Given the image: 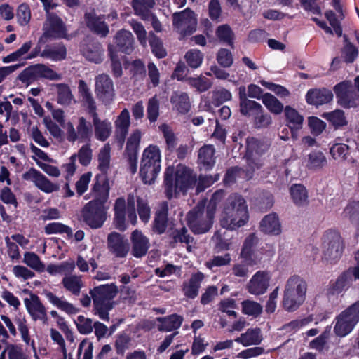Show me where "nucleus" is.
Here are the masks:
<instances>
[{
    "mask_svg": "<svg viewBox=\"0 0 359 359\" xmlns=\"http://www.w3.org/2000/svg\"><path fill=\"white\" fill-rule=\"evenodd\" d=\"M249 219L248 205L244 198L232 194L226 199L220 217L221 226L230 230H236L244 226Z\"/></svg>",
    "mask_w": 359,
    "mask_h": 359,
    "instance_id": "obj_1",
    "label": "nucleus"
},
{
    "mask_svg": "<svg viewBox=\"0 0 359 359\" xmlns=\"http://www.w3.org/2000/svg\"><path fill=\"white\" fill-rule=\"evenodd\" d=\"M223 197V191H217L212 194L207 210H205L204 205H198L187 213V225L194 233L202 234L210 230L213 223L217 204Z\"/></svg>",
    "mask_w": 359,
    "mask_h": 359,
    "instance_id": "obj_2",
    "label": "nucleus"
},
{
    "mask_svg": "<svg viewBox=\"0 0 359 359\" xmlns=\"http://www.w3.org/2000/svg\"><path fill=\"white\" fill-rule=\"evenodd\" d=\"M197 181L196 175L186 166L179 164L176 168L168 167L164 176L166 196H177L180 192L185 193Z\"/></svg>",
    "mask_w": 359,
    "mask_h": 359,
    "instance_id": "obj_3",
    "label": "nucleus"
},
{
    "mask_svg": "<svg viewBox=\"0 0 359 359\" xmlns=\"http://www.w3.org/2000/svg\"><path fill=\"white\" fill-rule=\"evenodd\" d=\"M307 290L306 281L299 276H292L286 281L282 301L287 311H296L305 301Z\"/></svg>",
    "mask_w": 359,
    "mask_h": 359,
    "instance_id": "obj_4",
    "label": "nucleus"
},
{
    "mask_svg": "<svg viewBox=\"0 0 359 359\" xmlns=\"http://www.w3.org/2000/svg\"><path fill=\"white\" fill-rule=\"evenodd\" d=\"M117 293L116 287L114 285H101L94 287L90 291L93 301L95 313L101 320L109 321V311L114 306L113 299Z\"/></svg>",
    "mask_w": 359,
    "mask_h": 359,
    "instance_id": "obj_5",
    "label": "nucleus"
},
{
    "mask_svg": "<svg viewBox=\"0 0 359 359\" xmlns=\"http://www.w3.org/2000/svg\"><path fill=\"white\" fill-rule=\"evenodd\" d=\"M161 155L158 147L149 145L142 154L140 164V175L145 184L154 182L161 171Z\"/></svg>",
    "mask_w": 359,
    "mask_h": 359,
    "instance_id": "obj_6",
    "label": "nucleus"
},
{
    "mask_svg": "<svg viewBox=\"0 0 359 359\" xmlns=\"http://www.w3.org/2000/svg\"><path fill=\"white\" fill-rule=\"evenodd\" d=\"M356 309L351 304L336 316L334 332L337 337H344L353 330L359 322Z\"/></svg>",
    "mask_w": 359,
    "mask_h": 359,
    "instance_id": "obj_7",
    "label": "nucleus"
},
{
    "mask_svg": "<svg viewBox=\"0 0 359 359\" xmlns=\"http://www.w3.org/2000/svg\"><path fill=\"white\" fill-rule=\"evenodd\" d=\"M18 79L22 83L29 84L40 79L59 81L62 76L44 64H36L25 69L20 74Z\"/></svg>",
    "mask_w": 359,
    "mask_h": 359,
    "instance_id": "obj_8",
    "label": "nucleus"
},
{
    "mask_svg": "<svg viewBox=\"0 0 359 359\" xmlns=\"http://www.w3.org/2000/svg\"><path fill=\"white\" fill-rule=\"evenodd\" d=\"M342 250L340 235L335 231L327 232L323 243V260L328 263L335 262L340 258Z\"/></svg>",
    "mask_w": 359,
    "mask_h": 359,
    "instance_id": "obj_9",
    "label": "nucleus"
},
{
    "mask_svg": "<svg viewBox=\"0 0 359 359\" xmlns=\"http://www.w3.org/2000/svg\"><path fill=\"white\" fill-rule=\"evenodd\" d=\"M83 222L92 229L100 228L107 218L104 205L95 201L86 203L82 210Z\"/></svg>",
    "mask_w": 359,
    "mask_h": 359,
    "instance_id": "obj_10",
    "label": "nucleus"
},
{
    "mask_svg": "<svg viewBox=\"0 0 359 359\" xmlns=\"http://www.w3.org/2000/svg\"><path fill=\"white\" fill-rule=\"evenodd\" d=\"M172 21L174 28L182 37L189 36L196 30V16L189 8L181 12L175 13L172 15Z\"/></svg>",
    "mask_w": 359,
    "mask_h": 359,
    "instance_id": "obj_11",
    "label": "nucleus"
},
{
    "mask_svg": "<svg viewBox=\"0 0 359 359\" xmlns=\"http://www.w3.org/2000/svg\"><path fill=\"white\" fill-rule=\"evenodd\" d=\"M67 140L69 142L90 141L92 137L91 125L84 117L78 118L76 128L71 121L64 126Z\"/></svg>",
    "mask_w": 359,
    "mask_h": 359,
    "instance_id": "obj_12",
    "label": "nucleus"
},
{
    "mask_svg": "<svg viewBox=\"0 0 359 359\" xmlns=\"http://www.w3.org/2000/svg\"><path fill=\"white\" fill-rule=\"evenodd\" d=\"M43 36L50 39H65L67 28L62 20L54 13L48 12L43 25Z\"/></svg>",
    "mask_w": 359,
    "mask_h": 359,
    "instance_id": "obj_13",
    "label": "nucleus"
},
{
    "mask_svg": "<svg viewBox=\"0 0 359 359\" xmlns=\"http://www.w3.org/2000/svg\"><path fill=\"white\" fill-rule=\"evenodd\" d=\"M334 90L338 103L341 106L346 108L358 106V97L351 81H344L341 82L334 86Z\"/></svg>",
    "mask_w": 359,
    "mask_h": 359,
    "instance_id": "obj_14",
    "label": "nucleus"
},
{
    "mask_svg": "<svg viewBox=\"0 0 359 359\" xmlns=\"http://www.w3.org/2000/svg\"><path fill=\"white\" fill-rule=\"evenodd\" d=\"M25 309L33 321L40 320L46 323L48 320L47 311L39 297L29 292V297L23 299Z\"/></svg>",
    "mask_w": 359,
    "mask_h": 359,
    "instance_id": "obj_15",
    "label": "nucleus"
},
{
    "mask_svg": "<svg viewBox=\"0 0 359 359\" xmlns=\"http://www.w3.org/2000/svg\"><path fill=\"white\" fill-rule=\"evenodd\" d=\"M95 91L97 98L105 104H109L114 100V84L107 74H100L95 78Z\"/></svg>",
    "mask_w": 359,
    "mask_h": 359,
    "instance_id": "obj_16",
    "label": "nucleus"
},
{
    "mask_svg": "<svg viewBox=\"0 0 359 359\" xmlns=\"http://www.w3.org/2000/svg\"><path fill=\"white\" fill-rule=\"evenodd\" d=\"M110 185L106 174H98L95 177V182L90 190L93 198L91 201L104 205L109 196Z\"/></svg>",
    "mask_w": 359,
    "mask_h": 359,
    "instance_id": "obj_17",
    "label": "nucleus"
},
{
    "mask_svg": "<svg viewBox=\"0 0 359 359\" xmlns=\"http://www.w3.org/2000/svg\"><path fill=\"white\" fill-rule=\"evenodd\" d=\"M271 274L266 271H259L250 278L246 285L248 292L253 295L264 294L270 285Z\"/></svg>",
    "mask_w": 359,
    "mask_h": 359,
    "instance_id": "obj_18",
    "label": "nucleus"
},
{
    "mask_svg": "<svg viewBox=\"0 0 359 359\" xmlns=\"http://www.w3.org/2000/svg\"><path fill=\"white\" fill-rule=\"evenodd\" d=\"M84 22L91 32L101 37H106L109 33V26L105 22V15H98L93 9L85 13Z\"/></svg>",
    "mask_w": 359,
    "mask_h": 359,
    "instance_id": "obj_19",
    "label": "nucleus"
},
{
    "mask_svg": "<svg viewBox=\"0 0 359 359\" xmlns=\"http://www.w3.org/2000/svg\"><path fill=\"white\" fill-rule=\"evenodd\" d=\"M263 165V162L259 158H250L248 161V168L245 171L241 168H232L227 170L224 182L226 184H230L233 183L236 177L242 176L245 174V177L248 180L252 178L253 172L255 170L261 168Z\"/></svg>",
    "mask_w": 359,
    "mask_h": 359,
    "instance_id": "obj_20",
    "label": "nucleus"
},
{
    "mask_svg": "<svg viewBox=\"0 0 359 359\" xmlns=\"http://www.w3.org/2000/svg\"><path fill=\"white\" fill-rule=\"evenodd\" d=\"M22 178L32 182L38 189L47 194L59 189L58 185L52 183L45 175L34 168H31L25 172Z\"/></svg>",
    "mask_w": 359,
    "mask_h": 359,
    "instance_id": "obj_21",
    "label": "nucleus"
},
{
    "mask_svg": "<svg viewBox=\"0 0 359 359\" xmlns=\"http://www.w3.org/2000/svg\"><path fill=\"white\" fill-rule=\"evenodd\" d=\"M107 247L112 255L119 258L125 257L129 251L128 241L116 232L108 235Z\"/></svg>",
    "mask_w": 359,
    "mask_h": 359,
    "instance_id": "obj_22",
    "label": "nucleus"
},
{
    "mask_svg": "<svg viewBox=\"0 0 359 359\" xmlns=\"http://www.w3.org/2000/svg\"><path fill=\"white\" fill-rule=\"evenodd\" d=\"M90 114L93 118L95 138L101 142L106 141L111 135L112 131L111 123L107 119L101 120L96 111L90 113Z\"/></svg>",
    "mask_w": 359,
    "mask_h": 359,
    "instance_id": "obj_23",
    "label": "nucleus"
},
{
    "mask_svg": "<svg viewBox=\"0 0 359 359\" xmlns=\"http://www.w3.org/2000/svg\"><path fill=\"white\" fill-rule=\"evenodd\" d=\"M240 111L244 116H255L263 111L262 105L253 100H248L245 87L239 88Z\"/></svg>",
    "mask_w": 359,
    "mask_h": 359,
    "instance_id": "obj_24",
    "label": "nucleus"
},
{
    "mask_svg": "<svg viewBox=\"0 0 359 359\" xmlns=\"http://www.w3.org/2000/svg\"><path fill=\"white\" fill-rule=\"evenodd\" d=\"M261 231L266 234L278 236L281 233V224L276 213H270L263 217L259 223Z\"/></svg>",
    "mask_w": 359,
    "mask_h": 359,
    "instance_id": "obj_25",
    "label": "nucleus"
},
{
    "mask_svg": "<svg viewBox=\"0 0 359 359\" xmlns=\"http://www.w3.org/2000/svg\"><path fill=\"white\" fill-rule=\"evenodd\" d=\"M215 149L213 145L205 144L198 154V162L201 169L211 170L215 163Z\"/></svg>",
    "mask_w": 359,
    "mask_h": 359,
    "instance_id": "obj_26",
    "label": "nucleus"
},
{
    "mask_svg": "<svg viewBox=\"0 0 359 359\" xmlns=\"http://www.w3.org/2000/svg\"><path fill=\"white\" fill-rule=\"evenodd\" d=\"M131 240L133 243V255L135 257L144 256L150 246L149 239L141 231L135 230L132 233Z\"/></svg>",
    "mask_w": 359,
    "mask_h": 359,
    "instance_id": "obj_27",
    "label": "nucleus"
},
{
    "mask_svg": "<svg viewBox=\"0 0 359 359\" xmlns=\"http://www.w3.org/2000/svg\"><path fill=\"white\" fill-rule=\"evenodd\" d=\"M332 98V93L325 88L309 90L306 95L308 104L313 105H322L328 103Z\"/></svg>",
    "mask_w": 359,
    "mask_h": 359,
    "instance_id": "obj_28",
    "label": "nucleus"
},
{
    "mask_svg": "<svg viewBox=\"0 0 359 359\" xmlns=\"http://www.w3.org/2000/svg\"><path fill=\"white\" fill-rule=\"evenodd\" d=\"M258 239L255 233L250 234L245 240L241 255L248 265H255L259 261L254 256L252 248L257 243Z\"/></svg>",
    "mask_w": 359,
    "mask_h": 359,
    "instance_id": "obj_29",
    "label": "nucleus"
},
{
    "mask_svg": "<svg viewBox=\"0 0 359 359\" xmlns=\"http://www.w3.org/2000/svg\"><path fill=\"white\" fill-rule=\"evenodd\" d=\"M114 42L118 49L126 54H130L133 50L134 38L130 31L121 29L114 36Z\"/></svg>",
    "mask_w": 359,
    "mask_h": 359,
    "instance_id": "obj_30",
    "label": "nucleus"
},
{
    "mask_svg": "<svg viewBox=\"0 0 359 359\" xmlns=\"http://www.w3.org/2000/svg\"><path fill=\"white\" fill-rule=\"evenodd\" d=\"M352 277L347 271H345L327 288V296L331 299L332 296L341 293L350 287Z\"/></svg>",
    "mask_w": 359,
    "mask_h": 359,
    "instance_id": "obj_31",
    "label": "nucleus"
},
{
    "mask_svg": "<svg viewBox=\"0 0 359 359\" xmlns=\"http://www.w3.org/2000/svg\"><path fill=\"white\" fill-rule=\"evenodd\" d=\"M116 135L118 140L123 142L128 133L130 125V113L127 109H123L117 116L114 122Z\"/></svg>",
    "mask_w": 359,
    "mask_h": 359,
    "instance_id": "obj_32",
    "label": "nucleus"
},
{
    "mask_svg": "<svg viewBox=\"0 0 359 359\" xmlns=\"http://www.w3.org/2000/svg\"><path fill=\"white\" fill-rule=\"evenodd\" d=\"M156 320L158 323L157 328L160 332H170L180 327L183 318L180 315L172 314L165 317H158Z\"/></svg>",
    "mask_w": 359,
    "mask_h": 359,
    "instance_id": "obj_33",
    "label": "nucleus"
},
{
    "mask_svg": "<svg viewBox=\"0 0 359 359\" xmlns=\"http://www.w3.org/2000/svg\"><path fill=\"white\" fill-rule=\"evenodd\" d=\"M203 278L204 275L201 272L192 274L190 279L183 284L182 290L184 294L191 299H194L197 297Z\"/></svg>",
    "mask_w": 359,
    "mask_h": 359,
    "instance_id": "obj_34",
    "label": "nucleus"
},
{
    "mask_svg": "<svg viewBox=\"0 0 359 359\" xmlns=\"http://www.w3.org/2000/svg\"><path fill=\"white\" fill-rule=\"evenodd\" d=\"M81 52L88 60L96 64L100 63L103 60L104 50L98 42L86 44L83 47Z\"/></svg>",
    "mask_w": 359,
    "mask_h": 359,
    "instance_id": "obj_35",
    "label": "nucleus"
},
{
    "mask_svg": "<svg viewBox=\"0 0 359 359\" xmlns=\"http://www.w3.org/2000/svg\"><path fill=\"white\" fill-rule=\"evenodd\" d=\"M114 210V224L115 227L118 230L124 231L126 229V200L124 198L120 197L116 200Z\"/></svg>",
    "mask_w": 359,
    "mask_h": 359,
    "instance_id": "obj_36",
    "label": "nucleus"
},
{
    "mask_svg": "<svg viewBox=\"0 0 359 359\" xmlns=\"http://www.w3.org/2000/svg\"><path fill=\"white\" fill-rule=\"evenodd\" d=\"M132 7L135 14L140 16L142 20H149L153 14L151 9L155 5L154 0H133Z\"/></svg>",
    "mask_w": 359,
    "mask_h": 359,
    "instance_id": "obj_37",
    "label": "nucleus"
},
{
    "mask_svg": "<svg viewBox=\"0 0 359 359\" xmlns=\"http://www.w3.org/2000/svg\"><path fill=\"white\" fill-rule=\"evenodd\" d=\"M44 294L47 299L57 308L68 314H76L79 312V309L75 307L72 304L68 302L63 297L60 298L53 292L46 291Z\"/></svg>",
    "mask_w": 359,
    "mask_h": 359,
    "instance_id": "obj_38",
    "label": "nucleus"
},
{
    "mask_svg": "<svg viewBox=\"0 0 359 359\" xmlns=\"http://www.w3.org/2000/svg\"><path fill=\"white\" fill-rule=\"evenodd\" d=\"M61 283L67 291L76 296L80 294L81 288L84 286L82 276L76 274L65 276Z\"/></svg>",
    "mask_w": 359,
    "mask_h": 359,
    "instance_id": "obj_39",
    "label": "nucleus"
},
{
    "mask_svg": "<svg viewBox=\"0 0 359 359\" xmlns=\"http://www.w3.org/2000/svg\"><path fill=\"white\" fill-rule=\"evenodd\" d=\"M234 341L244 346L259 345L262 341V336L259 329H248L245 333L236 338Z\"/></svg>",
    "mask_w": 359,
    "mask_h": 359,
    "instance_id": "obj_40",
    "label": "nucleus"
},
{
    "mask_svg": "<svg viewBox=\"0 0 359 359\" xmlns=\"http://www.w3.org/2000/svg\"><path fill=\"white\" fill-rule=\"evenodd\" d=\"M284 114L286 125L290 130H300L302 128L304 117L295 109L286 106Z\"/></svg>",
    "mask_w": 359,
    "mask_h": 359,
    "instance_id": "obj_41",
    "label": "nucleus"
},
{
    "mask_svg": "<svg viewBox=\"0 0 359 359\" xmlns=\"http://www.w3.org/2000/svg\"><path fill=\"white\" fill-rule=\"evenodd\" d=\"M79 94L81 97L82 102L88 108V113L96 111V103L90 92V89L83 80L79 81Z\"/></svg>",
    "mask_w": 359,
    "mask_h": 359,
    "instance_id": "obj_42",
    "label": "nucleus"
},
{
    "mask_svg": "<svg viewBox=\"0 0 359 359\" xmlns=\"http://www.w3.org/2000/svg\"><path fill=\"white\" fill-rule=\"evenodd\" d=\"M173 108L179 113L186 114L191 107L189 97L186 93L175 92L170 98Z\"/></svg>",
    "mask_w": 359,
    "mask_h": 359,
    "instance_id": "obj_43",
    "label": "nucleus"
},
{
    "mask_svg": "<svg viewBox=\"0 0 359 359\" xmlns=\"http://www.w3.org/2000/svg\"><path fill=\"white\" fill-rule=\"evenodd\" d=\"M32 45L33 43L32 41L25 42L20 48L4 57L2 60L3 62L4 63H9L22 60H29L27 57L29 56V52L31 50Z\"/></svg>",
    "mask_w": 359,
    "mask_h": 359,
    "instance_id": "obj_44",
    "label": "nucleus"
},
{
    "mask_svg": "<svg viewBox=\"0 0 359 359\" xmlns=\"http://www.w3.org/2000/svg\"><path fill=\"white\" fill-rule=\"evenodd\" d=\"M66 48L63 45L47 46L41 53V57L53 61H60L66 57Z\"/></svg>",
    "mask_w": 359,
    "mask_h": 359,
    "instance_id": "obj_45",
    "label": "nucleus"
},
{
    "mask_svg": "<svg viewBox=\"0 0 359 359\" xmlns=\"http://www.w3.org/2000/svg\"><path fill=\"white\" fill-rule=\"evenodd\" d=\"M14 323L20 334L22 340L25 343V344L29 345L31 341L33 340H32L30 337L29 327L26 317L24 315L19 313L16 315L14 319Z\"/></svg>",
    "mask_w": 359,
    "mask_h": 359,
    "instance_id": "obj_46",
    "label": "nucleus"
},
{
    "mask_svg": "<svg viewBox=\"0 0 359 359\" xmlns=\"http://www.w3.org/2000/svg\"><path fill=\"white\" fill-rule=\"evenodd\" d=\"M54 86L57 88V103L64 106L70 105L74 101V95L69 86L65 83H57Z\"/></svg>",
    "mask_w": 359,
    "mask_h": 359,
    "instance_id": "obj_47",
    "label": "nucleus"
},
{
    "mask_svg": "<svg viewBox=\"0 0 359 359\" xmlns=\"http://www.w3.org/2000/svg\"><path fill=\"white\" fill-rule=\"evenodd\" d=\"M290 194L293 202L299 206L308 203V194L306 188L302 184H293L290 188Z\"/></svg>",
    "mask_w": 359,
    "mask_h": 359,
    "instance_id": "obj_48",
    "label": "nucleus"
},
{
    "mask_svg": "<svg viewBox=\"0 0 359 359\" xmlns=\"http://www.w3.org/2000/svg\"><path fill=\"white\" fill-rule=\"evenodd\" d=\"M23 263L33 270L38 272H43L46 269L44 263L40 257L33 252H26L24 254Z\"/></svg>",
    "mask_w": 359,
    "mask_h": 359,
    "instance_id": "obj_49",
    "label": "nucleus"
},
{
    "mask_svg": "<svg viewBox=\"0 0 359 359\" xmlns=\"http://www.w3.org/2000/svg\"><path fill=\"white\" fill-rule=\"evenodd\" d=\"M262 101L264 106L274 114H280L285 109L283 104L273 95L265 93L262 97Z\"/></svg>",
    "mask_w": 359,
    "mask_h": 359,
    "instance_id": "obj_50",
    "label": "nucleus"
},
{
    "mask_svg": "<svg viewBox=\"0 0 359 359\" xmlns=\"http://www.w3.org/2000/svg\"><path fill=\"white\" fill-rule=\"evenodd\" d=\"M327 163L326 157L320 151H312L308 155L306 167L309 169L323 168Z\"/></svg>",
    "mask_w": 359,
    "mask_h": 359,
    "instance_id": "obj_51",
    "label": "nucleus"
},
{
    "mask_svg": "<svg viewBox=\"0 0 359 359\" xmlns=\"http://www.w3.org/2000/svg\"><path fill=\"white\" fill-rule=\"evenodd\" d=\"M110 151L111 147L109 144H105L100 150L98 154V168L104 174H106L110 165Z\"/></svg>",
    "mask_w": 359,
    "mask_h": 359,
    "instance_id": "obj_52",
    "label": "nucleus"
},
{
    "mask_svg": "<svg viewBox=\"0 0 359 359\" xmlns=\"http://www.w3.org/2000/svg\"><path fill=\"white\" fill-rule=\"evenodd\" d=\"M270 144L268 141L259 140L252 137L247 141V149L249 152H255L257 154L265 153L269 148Z\"/></svg>",
    "mask_w": 359,
    "mask_h": 359,
    "instance_id": "obj_53",
    "label": "nucleus"
},
{
    "mask_svg": "<svg viewBox=\"0 0 359 359\" xmlns=\"http://www.w3.org/2000/svg\"><path fill=\"white\" fill-rule=\"evenodd\" d=\"M330 153L335 160L344 161L350 154V148L346 144L336 143L331 147Z\"/></svg>",
    "mask_w": 359,
    "mask_h": 359,
    "instance_id": "obj_54",
    "label": "nucleus"
},
{
    "mask_svg": "<svg viewBox=\"0 0 359 359\" xmlns=\"http://www.w3.org/2000/svg\"><path fill=\"white\" fill-rule=\"evenodd\" d=\"M160 102L157 95H154L148 100L147 107V118L150 123H154L157 121L159 116Z\"/></svg>",
    "mask_w": 359,
    "mask_h": 359,
    "instance_id": "obj_55",
    "label": "nucleus"
},
{
    "mask_svg": "<svg viewBox=\"0 0 359 359\" xmlns=\"http://www.w3.org/2000/svg\"><path fill=\"white\" fill-rule=\"evenodd\" d=\"M242 312L248 316L257 317L262 312V306L252 300H244L241 302Z\"/></svg>",
    "mask_w": 359,
    "mask_h": 359,
    "instance_id": "obj_56",
    "label": "nucleus"
},
{
    "mask_svg": "<svg viewBox=\"0 0 359 359\" xmlns=\"http://www.w3.org/2000/svg\"><path fill=\"white\" fill-rule=\"evenodd\" d=\"M44 231L46 234L50 235V234H62L65 233L67 236H72V229L60 222H52L48 224L44 227Z\"/></svg>",
    "mask_w": 359,
    "mask_h": 359,
    "instance_id": "obj_57",
    "label": "nucleus"
},
{
    "mask_svg": "<svg viewBox=\"0 0 359 359\" xmlns=\"http://www.w3.org/2000/svg\"><path fill=\"white\" fill-rule=\"evenodd\" d=\"M159 130L163 133L168 149H173L177 146V137L171 127L163 123L159 126Z\"/></svg>",
    "mask_w": 359,
    "mask_h": 359,
    "instance_id": "obj_58",
    "label": "nucleus"
},
{
    "mask_svg": "<svg viewBox=\"0 0 359 359\" xmlns=\"http://www.w3.org/2000/svg\"><path fill=\"white\" fill-rule=\"evenodd\" d=\"M184 57L190 67L196 69L203 62V54L198 50L191 49L186 53Z\"/></svg>",
    "mask_w": 359,
    "mask_h": 359,
    "instance_id": "obj_59",
    "label": "nucleus"
},
{
    "mask_svg": "<svg viewBox=\"0 0 359 359\" xmlns=\"http://www.w3.org/2000/svg\"><path fill=\"white\" fill-rule=\"evenodd\" d=\"M149 44L152 53L158 58H163L166 56V50L163 48V43L160 39L152 33H149Z\"/></svg>",
    "mask_w": 359,
    "mask_h": 359,
    "instance_id": "obj_60",
    "label": "nucleus"
},
{
    "mask_svg": "<svg viewBox=\"0 0 359 359\" xmlns=\"http://www.w3.org/2000/svg\"><path fill=\"white\" fill-rule=\"evenodd\" d=\"M344 38L346 43L342 49V56L346 63H353L358 55V49L352 43L347 41L346 36Z\"/></svg>",
    "mask_w": 359,
    "mask_h": 359,
    "instance_id": "obj_61",
    "label": "nucleus"
},
{
    "mask_svg": "<svg viewBox=\"0 0 359 359\" xmlns=\"http://www.w3.org/2000/svg\"><path fill=\"white\" fill-rule=\"evenodd\" d=\"M188 83L197 89L199 92H205L212 86V82L206 77L200 76L196 78L190 77L187 79Z\"/></svg>",
    "mask_w": 359,
    "mask_h": 359,
    "instance_id": "obj_62",
    "label": "nucleus"
},
{
    "mask_svg": "<svg viewBox=\"0 0 359 359\" xmlns=\"http://www.w3.org/2000/svg\"><path fill=\"white\" fill-rule=\"evenodd\" d=\"M74 322L79 333L89 334L93 332L94 323H93V320L90 318H86L83 316H79Z\"/></svg>",
    "mask_w": 359,
    "mask_h": 359,
    "instance_id": "obj_63",
    "label": "nucleus"
},
{
    "mask_svg": "<svg viewBox=\"0 0 359 359\" xmlns=\"http://www.w3.org/2000/svg\"><path fill=\"white\" fill-rule=\"evenodd\" d=\"M6 351L8 359H29L22 347L18 344H8Z\"/></svg>",
    "mask_w": 359,
    "mask_h": 359,
    "instance_id": "obj_64",
    "label": "nucleus"
}]
</instances>
